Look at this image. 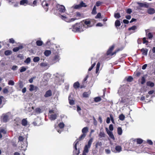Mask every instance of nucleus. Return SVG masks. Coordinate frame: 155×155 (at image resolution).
<instances>
[{"label":"nucleus","mask_w":155,"mask_h":155,"mask_svg":"<svg viewBox=\"0 0 155 155\" xmlns=\"http://www.w3.org/2000/svg\"><path fill=\"white\" fill-rule=\"evenodd\" d=\"M80 5L81 8L82 7H86L87 5L85 3H84L83 1H81L80 3Z\"/></svg>","instance_id":"nucleus-40"},{"label":"nucleus","mask_w":155,"mask_h":155,"mask_svg":"<svg viewBox=\"0 0 155 155\" xmlns=\"http://www.w3.org/2000/svg\"><path fill=\"white\" fill-rule=\"evenodd\" d=\"M80 84L78 82H76L74 83L73 85L75 89H77L79 87Z\"/></svg>","instance_id":"nucleus-28"},{"label":"nucleus","mask_w":155,"mask_h":155,"mask_svg":"<svg viewBox=\"0 0 155 155\" xmlns=\"http://www.w3.org/2000/svg\"><path fill=\"white\" fill-rule=\"evenodd\" d=\"M88 130V128L87 127H84L82 130V132L83 134H86Z\"/></svg>","instance_id":"nucleus-25"},{"label":"nucleus","mask_w":155,"mask_h":155,"mask_svg":"<svg viewBox=\"0 0 155 155\" xmlns=\"http://www.w3.org/2000/svg\"><path fill=\"white\" fill-rule=\"evenodd\" d=\"M114 48V46L112 45L109 48L107 51V55L110 54L111 53L112 51L113 50Z\"/></svg>","instance_id":"nucleus-24"},{"label":"nucleus","mask_w":155,"mask_h":155,"mask_svg":"<svg viewBox=\"0 0 155 155\" xmlns=\"http://www.w3.org/2000/svg\"><path fill=\"white\" fill-rule=\"evenodd\" d=\"M52 95V92L51 90H49L47 91L45 95V97H48L51 96Z\"/></svg>","instance_id":"nucleus-21"},{"label":"nucleus","mask_w":155,"mask_h":155,"mask_svg":"<svg viewBox=\"0 0 155 155\" xmlns=\"http://www.w3.org/2000/svg\"><path fill=\"white\" fill-rule=\"evenodd\" d=\"M95 64H96V63L94 62L93 63V64H92L91 65V66L90 68H89L88 70V72L90 71L91 70H92V69L95 66Z\"/></svg>","instance_id":"nucleus-51"},{"label":"nucleus","mask_w":155,"mask_h":155,"mask_svg":"<svg viewBox=\"0 0 155 155\" xmlns=\"http://www.w3.org/2000/svg\"><path fill=\"white\" fill-rule=\"evenodd\" d=\"M42 5L46 11L48 10V6L49 5V3L46 1H43L42 3Z\"/></svg>","instance_id":"nucleus-11"},{"label":"nucleus","mask_w":155,"mask_h":155,"mask_svg":"<svg viewBox=\"0 0 155 155\" xmlns=\"http://www.w3.org/2000/svg\"><path fill=\"white\" fill-rule=\"evenodd\" d=\"M78 143V141H75L74 142L75 144L74 146V150L73 151V155H78L80 153V151L79 150H78L77 147V145Z\"/></svg>","instance_id":"nucleus-7"},{"label":"nucleus","mask_w":155,"mask_h":155,"mask_svg":"<svg viewBox=\"0 0 155 155\" xmlns=\"http://www.w3.org/2000/svg\"><path fill=\"white\" fill-rule=\"evenodd\" d=\"M9 42L13 44L15 43V40L13 38H11L9 39Z\"/></svg>","instance_id":"nucleus-59"},{"label":"nucleus","mask_w":155,"mask_h":155,"mask_svg":"<svg viewBox=\"0 0 155 155\" xmlns=\"http://www.w3.org/2000/svg\"><path fill=\"white\" fill-rule=\"evenodd\" d=\"M79 23H76L72 27V31L74 32H78V27H80Z\"/></svg>","instance_id":"nucleus-9"},{"label":"nucleus","mask_w":155,"mask_h":155,"mask_svg":"<svg viewBox=\"0 0 155 155\" xmlns=\"http://www.w3.org/2000/svg\"><path fill=\"white\" fill-rule=\"evenodd\" d=\"M142 54L145 55H147L148 50L146 48H142L140 50Z\"/></svg>","instance_id":"nucleus-18"},{"label":"nucleus","mask_w":155,"mask_h":155,"mask_svg":"<svg viewBox=\"0 0 155 155\" xmlns=\"http://www.w3.org/2000/svg\"><path fill=\"white\" fill-rule=\"evenodd\" d=\"M76 19V18H71L70 19H68V21L67 22H72V21H75Z\"/></svg>","instance_id":"nucleus-60"},{"label":"nucleus","mask_w":155,"mask_h":155,"mask_svg":"<svg viewBox=\"0 0 155 155\" xmlns=\"http://www.w3.org/2000/svg\"><path fill=\"white\" fill-rule=\"evenodd\" d=\"M58 116V114L57 113L54 114H52L49 115V118L51 120H54L56 119L57 117Z\"/></svg>","instance_id":"nucleus-14"},{"label":"nucleus","mask_w":155,"mask_h":155,"mask_svg":"<svg viewBox=\"0 0 155 155\" xmlns=\"http://www.w3.org/2000/svg\"><path fill=\"white\" fill-rule=\"evenodd\" d=\"M147 85L148 86L152 87L154 86V84L150 81H148L147 83Z\"/></svg>","instance_id":"nucleus-32"},{"label":"nucleus","mask_w":155,"mask_h":155,"mask_svg":"<svg viewBox=\"0 0 155 155\" xmlns=\"http://www.w3.org/2000/svg\"><path fill=\"white\" fill-rule=\"evenodd\" d=\"M136 28H137L136 26L134 25V26H133L132 27L129 28V30H134L135 29H136Z\"/></svg>","instance_id":"nucleus-55"},{"label":"nucleus","mask_w":155,"mask_h":155,"mask_svg":"<svg viewBox=\"0 0 155 155\" xmlns=\"http://www.w3.org/2000/svg\"><path fill=\"white\" fill-rule=\"evenodd\" d=\"M12 53L11 51L9 50H6L5 52V54L6 55H10Z\"/></svg>","instance_id":"nucleus-41"},{"label":"nucleus","mask_w":155,"mask_h":155,"mask_svg":"<svg viewBox=\"0 0 155 155\" xmlns=\"http://www.w3.org/2000/svg\"><path fill=\"white\" fill-rule=\"evenodd\" d=\"M137 4L141 7H145L147 8L148 7V5L147 4L146 2L144 3L137 2Z\"/></svg>","instance_id":"nucleus-16"},{"label":"nucleus","mask_w":155,"mask_h":155,"mask_svg":"<svg viewBox=\"0 0 155 155\" xmlns=\"http://www.w3.org/2000/svg\"><path fill=\"white\" fill-rule=\"evenodd\" d=\"M61 18L66 21H68V19L66 16L64 15H61Z\"/></svg>","instance_id":"nucleus-50"},{"label":"nucleus","mask_w":155,"mask_h":155,"mask_svg":"<svg viewBox=\"0 0 155 155\" xmlns=\"http://www.w3.org/2000/svg\"><path fill=\"white\" fill-rule=\"evenodd\" d=\"M40 60V58L39 57H37L34 58L33 61L34 62H38Z\"/></svg>","instance_id":"nucleus-42"},{"label":"nucleus","mask_w":155,"mask_h":155,"mask_svg":"<svg viewBox=\"0 0 155 155\" xmlns=\"http://www.w3.org/2000/svg\"><path fill=\"white\" fill-rule=\"evenodd\" d=\"M31 61V59L30 58H27L25 60V63L27 64H29Z\"/></svg>","instance_id":"nucleus-43"},{"label":"nucleus","mask_w":155,"mask_h":155,"mask_svg":"<svg viewBox=\"0 0 155 155\" xmlns=\"http://www.w3.org/2000/svg\"><path fill=\"white\" fill-rule=\"evenodd\" d=\"M27 121L26 119H24L21 121V124L23 126H26L27 124Z\"/></svg>","instance_id":"nucleus-30"},{"label":"nucleus","mask_w":155,"mask_h":155,"mask_svg":"<svg viewBox=\"0 0 155 155\" xmlns=\"http://www.w3.org/2000/svg\"><path fill=\"white\" fill-rule=\"evenodd\" d=\"M51 51L50 50H46L44 53V55L46 57H48L51 54Z\"/></svg>","instance_id":"nucleus-22"},{"label":"nucleus","mask_w":155,"mask_h":155,"mask_svg":"<svg viewBox=\"0 0 155 155\" xmlns=\"http://www.w3.org/2000/svg\"><path fill=\"white\" fill-rule=\"evenodd\" d=\"M36 44L38 46H41L43 44V42L41 41L38 40L36 42Z\"/></svg>","instance_id":"nucleus-36"},{"label":"nucleus","mask_w":155,"mask_h":155,"mask_svg":"<svg viewBox=\"0 0 155 155\" xmlns=\"http://www.w3.org/2000/svg\"><path fill=\"white\" fill-rule=\"evenodd\" d=\"M40 65L42 67L45 68L46 69H48L50 67L48 64L47 62H43L40 64Z\"/></svg>","instance_id":"nucleus-17"},{"label":"nucleus","mask_w":155,"mask_h":155,"mask_svg":"<svg viewBox=\"0 0 155 155\" xmlns=\"http://www.w3.org/2000/svg\"><path fill=\"white\" fill-rule=\"evenodd\" d=\"M68 100L70 104L73 105L74 104V101L72 99V98L71 97V94H70L69 96Z\"/></svg>","instance_id":"nucleus-23"},{"label":"nucleus","mask_w":155,"mask_h":155,"mask_svg":"<svg viewBox=\"0 0 155 155\" xmlns=\"http://www.w3.org/2000/svg\"><path fill=\"white\" fill-rule=\"evenodd\" d=\"M145 82V79L144 77H142L141 78V83L142 84H144Z\"/></svg>","instance_id":"nucleus-62"},{"label":"nucleus","mask_w":155,"mask_h":155,"mask_svg":"<svg viewBox=\"0 0 155 155\" xmlns=\"http://www.w3.org/2000/svg\"><path fill=\"white\" fill-rule=\"evenodd\" d=\"M30 88L29 89V91H36L38 88L36 86H35L31 84L30 86Z\"/></svg>","instance_id":"nucleus-19"},{"label":"nucleus","mask_w":155,"mask_h":155,"mask_svg":"<svg viewBox=\"0 0 155 155\" xmlns=\"http://www.w3.org/2000/svg\"><path fill=\"white\" fill-rule=\"evenodd\" d=\"M56 77L55 80L56 81H57L58 84H60L61 82H63L62 80L63 75L58 73H57L54 74Z\"/></svg>","instance_id":"nucleus-3"},{"label":"nucleus","mask_w":155,"mask_h":155,"mask_svg":"<svg viewBox=\"0 0 155 155\" xmlns=\"http://www.w3.org/2000/svg\"><path fill=\"white\" fill-rule=\"evenodd\" d=\"M100 62H98L97 63V66H96V73H97L98 72L99 70V68L100 67Z\"/></svg>","instance_id":"nucleus-33"},{"label":"nucleus","mask_w":155,"mask_h":155,"mask_svg":"<svg viewBox=\"0 0 155 155\" xmlns=\"http://www.w3.org/2000/svg\"><path fill=\"white\" fill-rule=\"evenodd\" d=\"M86 134H82L79 138L78 139H77L76 141H78V142L79 140H81L82 139H83L86 136Z\"/></svg>","instance_id":"nucleus-27"},{"label":"nucleus","mask_w":155,"mask_h":155,"mask_svg":"<svg viewBox=\"0 0 155 155\" xmlns=\"http://www.w3.org/2000/svg\"><path fill=\"white\" fill-rule=\"evenodd\" d=\"M57 8L60 12H64L65 10V7L62 5H58L57 6Z\"/></svg>","instance_id":"nucleus-12"},{"label":"nucleus","mask_w":155,"mask_h":155,"mask_svg":"<svg viewBox=\"0 0 155 155\" xmlns=\"http://www.w3.org/2000/svg\"><path fill=\"white\" fill-rule=\"evenodd\" d=\"M118 93L120 96L125 94L126 92L125 89L124 87L123 86L120 87L118 91Z\"/></svg>","instance_id":"nucleus-6"},{"label":"nucleus","mask_w":155,"mask_h":155,"mask_svg":"<svg viewBox=\"0 0 155 155\" xmlns=\"http://www.w3.org/2000/svg\"><path fill=\"white\" fill-rule=\"evenodd\" d=\"M106 130L107 133L108 134L109 137L113 140H115V138L112 132L111 131L109 130L107 128H106Z\"/></svg>","instance_id":"nucleus-13"},{"label":"nucleus","mask_w":155,"mask_h":155,"mask_svg":"<svg viewBox=\"0 0 155 155\" xmlns=\"http://www.w3.org/2000/svg\"><path fill=\"white\" fill-rule=\"evenodd\" d=\"M125 118L124 115L122 114L120 115L119 116V118L121 120L123 121L124 120Z\"/></svg>","instance_id":"nucleus-39"},{"label":"nucleus","mask_w":155,"mask_h":155,"mask_svg":"<svg viewBox=\"0 0 155 155\" xmlns=\"http://www.w3.org/2000/svg\"><path fill=\"white\" fill-rule=\"evenodd\" d=\"M101 100V98L99 97H97L94 98V101L96 102H98L100 101Z\"/></svg>","instance_id":"nucleus-49"},{"label":"nucleus","mask_w":155,"mask_h":155,"mask_svg":"<svg viewBox=\"0 0 155 155\" xmlns=\"http://www.w3.org/2000/svg\"><path fill=\"white\" fill-rule=\"evenodd\" d=\"M147 12L149 14H152L155 13V10L153 8H150L147 10Z\"/></svg>","instance_id":"nucleus-20"},{"label":"nucleus","mask_w":155,"mask_h":155,"mask_svg":"<svg viewBox=\"0 0 155 155\" xmlns=\"http://www.w3.org/2000/svg\"><path fill=\"white\" fill-rule=\"evenodd\" d=\"M60 59V54H57L54 55L53 57L52 62V64L55 63L59 62Z\"/></svg>","instance_id":"nucleus-5"},{"label":"nucleus","mask_w":155,"mask_h":155,"mask_svg":"<svg viewBox=\"0 0 155 155\" xmlns=\"http://www.w3.org/2000/svg\"><path fill=\"white\" fill-rule=\"evenodd\" d=\"M133 80V78L131 76H129L127 79V81L128 82H131Z\"/></svg>","instance_id":"nucleus-57"},{"label":"nucleus","mask_w":155,"mask_h":155,"mask_svg":"<svg viewBox=\"0 0 155 155\" xmlns=\"http://www.w3.org/2000/svg\"><path fill=\"white\" fill-rule=\"evenodd\" d=\"M3 116L2 121L4 122H6L8 120L9 117L11 116V113L8 112L5 114H3Z\"/></svg>","instance_id":"nucleus-8"},{"label":"nucleus","mask_w":155,"mask_h":155,"mask_svg":"<svg viewBox=\"0 0 155 155\" xmlns=\"http://www.w3.org/2000/svg\"><path fill=\"white\" fill-rule=\"evenodd\" d=\"M79 25H80V27H78V32H81L83 31L84 30V28L83 24L82 22H81L79 23Z\"/></svg>","instance_id":"nucleus-15"},{"label":"nucleus","mask_w":155,"mask_h":155,"mask_svg":"<svg viewBox=\"0 0 155 155\" xmlns=\"http://www.w3.org/2000/svg\"><path fill=\"white\" fill-rule=\"evenodd\" d=\"M114 17L116 18H119L120 17V14L119 13H115L114 15Z\"/></svg>","instance_id":"nucleus-53"},{"label":"nucleus","mask_w":155,"mask_h":155,"mask_svg":"<svg viewBox=\"0 0 155 155\" xmlns=\"http://www.w3.org/2000/svg\"><path fill=\"white\" fill-rule=\"evenodd\" d=\"M147 143L150 145H152L153 144L152 141L150 140H147Z\"/></svg>","instance_id":"nucleus-61"},{"label":"nucleus","mask_w":155,"mask_h":155,"mask_svg":"<svg viewBox=\"0 0 155 155\" xmlns=\"http://www.w3.org/2000/svg\"><path fill=\"white\" fill-rule=\"evenodd\" d=\"M122 130L121 127H119L117 128V132L119 135H121L122 134Z\"/></svg>","instance_id":"nucleus-38"},{"label":"nucleus","mask_w":155,"mask_h":155,"mask_svg":"<svg viewBox=\"0 0 155 155\" xmlns=\"http://www.w3.org/2000/svg\"><path fill=\"white\" fill-rule=\"evenodd\" d=\"M27 69V68L24 67H21L20 68V72H22L25 71Z\"/></svg>","instance_id":"nucleus-45"},{"label":"nucleus","mask_w":155,"mask_h":155,"mask_svg":"<svg viewBox=\"0 0 155 155\" xmlns=\"http://www.w3.org/2000/svg\"><path fill=\"white\" fill-rule=\"evenodd\" d=\"M132 12V10L130 8H128L126 11V12L128 14H130Z\"/></svg>","instance_id":"nucleus-64"},{"label":"nucleus","mask_w":155,"mask_h":155,"mask_svg":"<svg viewBox=\"0 0 155 155\" xmlns=\"http://www.w3.org/2000/svg\"><path fill=\"white\" fill-rule=\"evenodd\" d=\"M93 139L92 138H91L88 142L87 144L86 145L84 149V150L83 151V153H87L89 150L88 149L91 147V145L92 143L93 142Z\"/></svg>","instance_id":"nucleus-1"},{"label":"nucleus","mask_w":155,"mask_h":155,"mask_svg":"<svg viewBox=\"0 0 155 155\" xmlns=\"http://www.w3.org/2000/svg\"><path fill=\"white\" fill-rule=\"evenodd\" d=\"M64 124L63 123H60L58 124V127H56L55 128L56 129V130L60 134L61 132L62 131V130H59L58 129V127H59L60 129H62L64 128Z\"/></svg>","instance_id":"nucleus-10"},{"label":"nucleus","mask_w":155,"mask_h":155,"mask_svg":"<svg viewBox=\"0 0 155 155\" xmlns=\"http://www.w3.org/2000/svg\"><path fill=\"white\" fill-rule=\"evenodd\" d=\"M18 68V66H17L14 65L13 66L12 68V69L13 70L15 71Z\"/></svg>","instance_id":"nucleus-63"},{"label":"nucleus","mask_w":155,"mask_h":155,"mask_svg":"<svg viewBox=\"0 0 155 155\" xmlns=\"http://www.w3.org/2000/svg\"><path fill=\"white\" fill-rule=\"evenodd\" d=\"M90 92H84L83 94V96L84 97H88L90 94Z\"/></svg>","instance_id":"nucleus-29"},{"label":"nucleus","mask_w":155,"mask_h":155,"mask_svg":"<svg viewBox=\"0 0 155 155\" xmlns=\"http://www.w3.org/2000/svg\"><path fill=\"white\" fill-rule=\"evenodd\" d=\"M96 18H101V14L100 13H98L96 16L95 17Z\"/></svg>","instance_id":"nucleus-54"},{"label":"nucleus","mask_w":155,"mask_h":155,"mask_svg":"<svg viewBox=\"0 0 155 155\" xmlns=\"http://www.w3.org/2000/svg\"><path fill=\"white\" fill-rule=\"evenodd\" d=\"M8 88H9L8 86H7L6 87L4 88L3 90V93L5 94L7 93H8Z\"/></svg>","instance_id":"nucleus-46"},{"label":"nucleus","mask_w":155,"mask_h":155,"mask_svg":"<svg viewBox=\"0 0 155 155\" xmlns=\"http://www.w3.org/2000/svg\"><path fill=\"white\" fill-rule=\"evenodd\" d=\"M97 13L96 12V7L95 6H94L93 8V10L92 11L91 13L92 14H95Z\"/></svg>","instance_id":"nucleus-37"},{"label":"nucleus","mask_w":155,"mask_h":155,"mask_svg":"<svg viewBox=\"0 0 155 155\" xmlns=\"http://www.w3.org/2000/svg\"><path fill=\"white\" fill-rule=\"evenodd\" d=\"M72 8H73L75 9H78L81 8L80 4L78 5H73Z\"/></svg>","instance_id":"nucleus-48"},{"label":"nucleus","mask_w":155,"mask_h":155,"mask_svg":"<svg viewBox=\"0 0 155 155\" xmlns=\"http://www.w3.org/2000/svg\"><path fill=\"white\" fill-rule=\"evenodd\" d=\"M115 25L116 27L119 26L120 25V23L119 20H117L115 22Z\"/></svg>","instance_id":"nucleus-35"},{"label":"nucleus","mask_w":155,"mask_h":155,"mask_svg":"<svg viewBox=\"0 0 155 155\" xmlns=\"http://www.w3.org/2000/svg\"><path fill=\"white\" fill-rule=\"evenodd\" d=\"M35 111L38 114H40L41 112V109L39 108H37L35 109Z\"/></svg>","instance_id":"nucleus-47"},{"label":"nucleus","mask_w":155,"mask_h":155,"mask_svg":"<svg viewBox=\"0 0 155 155\" xmlns=\"http://www.w3.org/2000/svg\"><path fill=\"white\" fill-rule=\"evenodd\" d=\"M147 35L148 37V38L150 39H151L153 37V34L150 32L148 33Z\"/></svg>","instance_id":"nucleus-44"},{"label":"nucleus","mask_w":155,"mask_h":155,"mask_svg":"<svg viewBox=\"0 0 155 155\" xmlns=\"http://www.w3.org/2000/svg\"><path fill=\"white\" fill-rule=\"evenodd\" d=\"M91 21L89 19L83 21L84 23V24H83L84 28H87L92 26V25H91Z\"/></svg>","instance_id":"nucleus-4"},{"label":"nucleus","mask_w":155,"mask_h":155,"mask_svg":"<svg viewBox=\"0 0 155 155\" xmlns=\"http://www.w3.org/2000/svg\"><path fill=\"white\" fill-rule=\"evenodd\" d=\"M8 84L9 85L13 86L14 85L15 83L12 80H10L8 82Z\"/></svg>","instance_id":"nucleus-52"},{"label":"nucleus","mask_w":155,"mask_h":155,"mask_svg":"<svg viewBox=\"0 0 155 155\" xmlns=\"http://www.w3.org/2000/svg\"><path fill=\"white\" fill-rule=\"evenodd\" d=\"M112 151L115 153H119L122 150L121 147L119 145H116L115 147H111Z\"/></svg>","instance_id":"nucleus-2"},{"label":"nucleus","mask_w":155,"mask_h":155,"mask_svg":"<svg viewBox=\"0 0 155 155\" xmlns=\"http://www.w3.org/2000/svg\"><path fill=\"white\" fill-rule=\"evenodd\" d=\"M99 136L101 137H104L105 134L103 131H101L99 134Z\"/></svg>","instance_id":"nucleus-34"},{"label":"nucleus","mask_w":155,"mask_h":155,"mask_svg":"<svg viewBox=\"0 0 155 155\" xmlns=\"http://www.w3.org/2000/svg\"><path fill=\"white\" fill-rule=\"evenodd\" d=\"M0 132L1 134H6V131L5 130L3 129H2L0 130Z\"/></svg>","instance_id":"nucleus-56"},{"label":"nucleus","mask_w":155,"mask_h":155,"mask_svg":"<svg viewBox=\"0 0 155 155\" xmlns=\"http://www.w3.org/2000/svg\"><path fill=\"white\" fill-rule=\"evenodd\" d=\"M136 141V142L137 144H140L142 143L143 140L140 138H137L135 140Z\"/></svg>","instance_id":"nucleus-31"},{"label":"nucleus","mask_w":155,"mask_h":155,"mask_svg":"<svg viewBox=\"0 0 155 155\" xmlns=\"http://www.w3.org/2000/svg\"><path fill=\"white\" fill-rule=\"evenodd\" d=\"M28 1L27 0H22L20 1V4L21 5H25V4H26L28 3Z\"/></svg>","instance_id":"nucleus-26"},{"label":"nucleus","mask_w":155,"mask_h":155,"mask_svg":"<svg viewBox=\"0 0 155 155\" xmlns=\"http://www.w3.org/2000/svg\"><path fill=\"white\" fill-rule=\"evenodd\" d=\"M3 98V97L1 96L0 97V108L2 107L3 106V105L2 104V99Z\"/></svg>","instance_id":"nucleus-58"}]
</instances>
